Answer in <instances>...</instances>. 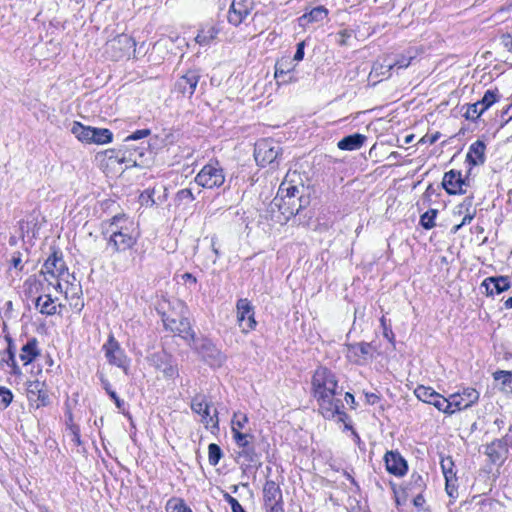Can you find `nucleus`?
<instances>
[{"label": "nucleus", "mask_w": 512, "mask_h": 512, "mask_svg": "<svg viewBox=\"0 0 512 512\" xmlns=\"http://www.w3.org/2000/svg\"><path fill=\"white\" fill-rule=\"evenodd\" d=\"M222 451L219 445L215 443H211L208 446V461L212 466H216L221 457H222Z\"/></svg>", "instance_id": "79ce46f5"}, {"label": "nucleus", "mask_w": 512, "mask_h": 512, "mask_svg": "<svg viewBox=\"0 0 512 512\" xmlns=\"http://www.w3.org/2000/svg\"><path fill=\"white\" fill-rule=\"evenodd\" d=\"M40 354L38 348V341L36 338H31L21 348L20 359L24 365L32 363Z\"/></svg>", "instance_id": "393cba45"}, {"label": "nucleus", "mask_w": 512, "mask_h": 512, "mask_svg": "<svg viewBox=\"0 0 512 512\" xmlns=\"http://www.w3.org/2000/svg\"><path fill=\"white\" fill-rule=\"evenodd\" d=\"M311 386L322 416L326 419L339 416L342 419V389L338 386L336 375L326 367H318L312 376Z\"/></svg>", "instance_id": "f257e3e1"}, {"label": "nucleus", "mask_w": 512, "mask_h": 512, "mask_svg": "<svg viewBox=\"0 0 512 512\" xmlns=\"http://www.w3.org/2000/svg\"><path fill=\"white\" fill-rule=\"evenodd\" d=\"M304 49H305V42L304 41H301L297 44V50H296V53L294 55V58L293 60L294 61H301L303 60L304 58Z\"/></svg>", "instance_id": "4d7b16f0"}, {"label": "nucleus", "mask_w": 512, "mask_h": 512, "mask_svg": "<svg viewBox=\"0 0 512 512\" xmlns=\"http://www.w3.org/2000/svg\"><path fill=\"white\" fill-rule=\"evenodd\" d=\"M252 10L250 0H233L228 11V22L234 26H239Z\"/></svg>", "instance_id": "4468645a"}, {"label": "nucleus", "mask_w": 512, "mask_h": 512, "mask_svg": "<svg viewBox=\"0 0 512 512\" xmlns=\"http://www.w3.org/2000/svg\"><path fill=\"white\" fill-rule=\"evenodd\" d=\"M220 32V28L215 24H206L203 25L196 37L195 42L199 44L200 46H207L210 45L218 36Z\"/></svg>", "instance_id": "5701e85b"}, {"label": "nucleus", "mask_w": 512, "mask_h": 512, "mask_svg": "<svg viewBox=\"0 0 512 512\" xmlns=\"http://www.w3.org/2000/svg\"><path fill=\"white\" fill-rule=\"evenodd\" d=\"M13 400V394L12 392L5 388L0 387V405L2 409H6Z\"/></svg>", "instance_id": "de8ad7c7"}, {"label": "nucleus", "mask_w": 512, "mask_h": 512, "mask_svg": "<svg viewBox=\"0 0 512 512\" xmlns=\"http://www.w3.org/2000/svg\"><path fill=\"white\" fill-rule=\"evenodd\" d=\"M177 198L180 201H186V202H191L195 199L191 189H188V188L178 191Z\"/></svg>", "instance_id": "3c124183"}, {"label": "nucleus", "mask_w": 512, "mask_h": 512, "mask_svg": "<svg viewBox=\"0 0 512 512\" xmlns=\"http://www.w3.org/2000/svg\"><path fill=\"white\" fill-rule=\"evenodd\" d=\"M486 146L483 141L477 140L470 145L466 160L471 165H481L485 162Z\"/></svg>", "instance_id": "b1692460"}, {"label": "nucleus", "mask_w": 512, "mask_h": 512, "mask_svg": "<svg viewBox=\"0 0 512 512\" xmlns=\"http://www.w3.org/2000/svg\"><path fill=\"white\" fill-rule=\"evenodd\" d=\"M237 321L243 333L247 334L254 330L257 322L255 320L254 307L247 298H241L236 303Z\"/></svg>", "instance_id": "9b49d317"}, {"label": "nucleus", "mask_w": 512, "mask_h": 512, "mask_svg": "<svg viewBox=\"0 0 512 512\" xmlns=\"http://www.w3.org/2000/svg\"><path fill=\"white\" fill-rule=\"evenodd\" d=\"M441 468L445 477V481H457L456 472L454 471V463L450 457L441 460Z\"/></svg>", "instance_id": "c9c22d12"}, {"label": "nucleus", "mask_w": 512, "mask_h": 512, "mask_svg": "<svg viewBox=\"0 0 512 512\" xmlns=\"http://www.w3.org/2000/svg\"><path fill=\"white\" fill-rule=\"evenodd\" d=\"M414 394L422 402L430 404L433 400H435V397L437 396L438 392H436L431 387L419 385L418 387H416Z\"/></svg>", "instance_id": "72a5a7b5"}, {"label": "nucleus", "mask_w": 512, "mask_h": 512, "mask_svg": "<svg viewBox=\"0 0 512 512\" xmlns=\"http://www.w3.org/2000/svg\"><path fill=\"white\" fill-rule=\"evenodd\" d=\"M195 182L206 189L220 187L225 182V174L218 163H209L202 167L195 177Z\"/></svg>", "instance_id": "423d86ee"}, {"label": "nucleus", "mask_w": 512, "mask_h": 512, "mask_svg": "<svg viewBox=\"0 0 512 512\" xmlns=\"http://www.w3.org/2000/svg\"><path fill=\"white\" fill-rule=\"evenodd\" d=\"M4 363L11 368V373L12 374H14V375H20L21 374V369L18 366V364L16 362V359H15L14 345H13V343H12V341L10 339L8 340V347H7V350H6V356H4L0 360V364L1 365H3Z\"/></svg>", "instance_id": "2f4dec72"}, {"label": "nucleus", "mask_w": 512, "mask_h": 512, "mask_svg": "<svg viewBox=\"0 0 512 512\" xmlns=\"http://www.w3.org/2000/svg\"><path fill=\"white\" fill-rule=\"evenodd\" d=\"M300 189L287 178L280 184L273 204L281 210L283 214L296 215L302 208V197L299 196Z\"/></svg>", "instance_id": "7ed1b4c3"}, {"label": "nucleus", "mask_w": 512, "mask_h": 512, "mask_svg": "<svg viewBox=\"0 0 512 512\" xmlns=\"http://www.w3.org/2000/svg\"><path fill=\"white\" fill-rule=\"evenodd\" d=\"M150 134V130L148 129H141L133 132L131 135H129L126 140H139L142 138L147 137Z\"/></svg>", "instance_id": "603ef678"}, {"label": "nucleus", "mask_w": 512, "mask_h": 512, "mask_svg": "<svg viewBox=\"0 0 512 512\" xmlns=\"http://www.w3.org/2000/svg\"><path fill=\"white\" fill-rule=\"evenodd\" d=\"M233 439H234L236 445L239 448H242V447H245V446H248L251 444L253 435H251L249 433L237 432V433H233Z\"/></svg>", "instance_id": "a18cd8bd"}, {"label": "nucleus", "mask_w": 512, "mask_h": 512, "mask_svg": "<svg viewBox=\"0 0 512 512\" xmlns=\"http://www.w3.org/2000/svg\"><path fill=\"white\" fill-rule=\"evenodd\" d=\"M74 282L69 283L66 281L65 288L62 287V292L64 293V296L66 300L69 301L70 306L75 309L77 312H81V310L84 307V303L81 300L80 296L82 294V288L80 283L75 282V278L73 277ZM57 291H60V289H56Z\"/></svg>", "instance_id": "dca6fc26"}, {"label": "nucleus", "mask_w": 512, "mask_h": 512, "mask_svg": "<svg viewBox=\"0 0 512 512\" xmlns=\"http://www.w3.org/2000/svg\"><path fill=\"white\" fill-rule=\"evenodd\" d=\"M248 423V416L242 412H235L231 420L232 433L241 432Z\"/></svg>", "instance_id": "4c0bfd02"}, {"label": "nucleus", "mask_w": 512, "mask_h": 512, "mask_svg": "<svg viewBox=\"0 0 512 512\" xmlns=\"http://www.w3.org/2000/svg\"><path fill=\"white\" fill-rule=\"evenodd\" d=\"M182 279H183L184 281H188V282H190V283H192V284H196V282H197L196 277H195V276H193L191 273H188V272H187V273H184V274L182 275Z\"/></svg>", "instance_id": "69168bd1"}, {"label": "nucleus", "mask_w": 512, "mask_h": 512, "mask_svg": "<svg viewBox=\"0 0 512 512\" xmlns=\"http://www.w3.org/2000/svg\"><path fill=\"white\" fill-rule=\"evenodd\" d=\"M484 112H485V110H483L481 108V106L479 105V103L477 101L473 104L467 105L466 111L464 113V117L467 120L476 121Z\"/></svg>", "instance_id": "ea45409f"}, {"label": "nucleus", "mask_w": 512, "mask_h": 512, "mask_svg": "<svg viewBox=\"0 0 512 512\" xmlns=\"http://www.w3.org/2000/svg\"><path fill=\"white\" fill-rule=\"evenodd\" d=\"M376 347L372 343L359 342L346 345V358L353 364L364 366L374 359Z\"/></svg>", "instance_id": "6e6552de"}, {"label": "nucleus", "mask_w": 512, "mask_h": 512, "mask_svg": "<svg viewBox=\"0 0 512 512\" xmlns=\"http://www.w3.org/2000/svg\"><path fill=\"white\" fill-rule=\"evenodd\" d=\"M495 380H501L502 384L512 390V372L510 371H496L494 374Z\"/></svg>", "instance_id": "49530a36"}, {"label": "nucleus", "mask_w": 512, "mask_h": 512, "mask_svg": "<svg viewBox=\"0 0 512 512\" xmlns=\"http://www.w3.org/2000/svg\"><path fill=\"white\" fill-rule=\"evenodd\" d=\"M456 214L464 215L461 221V225L471 223L476 216V209L473 207L472 198H466L464 201L456 207Z\"/></svg>", "instance_id": "c85d7f7f"}, {"label": "nucleus", "mask_w": 512, "mask_h": 512, "mask_svg": "<svg viewBox=\"0 0 512 512\" xmlns=\"http://www.w3.org/2000/svg\"><path fill=\"white\" fill-rule=\"evenodd\" d=\"M339 36H340L339 44L340 45H345L346 44V39L348 37H350V33L347 30H343V31L339 32Z\"/></svg>", "instance_id": "0e129e2a"}, {"label": "nucleus", "mask_w": 512, "mask_h": 512, "mask_svg": "<svg viewBox=\"0 0 512 512\" xmlns=\"http://www.w3.org/2000/svg\"><path fill=\"white\" fill-rule=\"evenodd\" d=\"M163 358H167L164 354H153L152 361L155 363L158 369H161L163 375L167 378H174L178 375V369L175 365L168 361H163Z\"/></svg>", "instance_id": "bb28decb"}, {"label": "nucleus", "mask_w": 512, "mask_h": 512, "mask_svg": "<svg viewBox=\"0 0 512 512\" xmlns=\"http://www.w3.org/2000/svg\"><path fill=\"white\" fill-rule=\"evenodd\" d=\"M280 153V145L272 139H261L255 144L254 158L262 167L276 162Z\"/></svg>", "instance_id": "0eeeda50"}, {"label": "nucleus", "mask_w": 512, "mask_h": 512, "mask_svg": "<svg viewBox=\"0 0 512 512\" xmlns=\"http://www.w3.org/2000/svg\"><path fill=\"white\" fill-rule=\"evenodd\" d=\"M102 349L105 353L106 359L110 364L123 369L126 374L128 373L129 360L124 350L121 348L120 344L113 335L109 336Z\"/></svg>", "instance_id": "1a4fd4ad"}, {"label": "nucleus", "mask_w": 512, "mask_h": 512, "mask_svg": "<svg viewBox=\"0 0 512 512\" xmlns=\"http://www.w3.org/2000/svg\"><path fill=\"white\" fill-rule=\"evenodd\" d=\"M216 244H217V238L216 237H212L211 238V248H212V251L214 252L216 257H219L220 253H219L218 248L216 247Z\"/></svg>", "instance_id": "338daca9"}, {"label": "nucleus", "mask_w": 512, "mask_h": 512, "mask_svg": "<svg viewBox=\"0 0 512 512\" xmlns=\"http://www.w3.org/2000/svg\"><path fill=\"white\" fill-rule=\"evenodd\" d=\"M499 99L497 90H487L481 100L478 101L483 110L489 109Z\"/></svg>", "instance_id": "58836bf2"}, {"label": "nucleus", "mask_w": 512, "mask_h": 512, "mask_svg": "<svg viewBox=\"0 0 512 512\" xmlns=\"http://www.w3.org/2000/svg\"><path fill=\"white\" fill-rule=\"evenodd\" d=\"M101 383H102V386L103 388L105 389V391L107 392V394L110 396V398L115 402V405L117 406L118 409H123V406H124V401L121 400L116 392L114 390L111 389V385L109 383L108 380L102 378L101 379Z\"/></svg>", "instance_id": "c03bdc74"}, {"label": "nucleus", "mask_w": 512, "mask_h": 512, "mask_svg": "<svg viewBox=\"0 0 512 512\" xmlns=\"http://www.w3.org/2000/svg\"><path fill=\"white\" fill-rule=\"evenodd\" d=\"M21 263H22L21 254H20L19 252H18V253H15V254L12 256V259H11V264H12V266H13L15 269H19V270H21V269H22Z\"/></svg>", "instance_id": "052dcab7"}, {"label": "nucleus", "mask_w": 512, "mask_h": 512, "mask_svg": "<svg viewBox=\"0 0 512 512\" xmlns=\"http://www.w3.org/2000/svg\"><path fill=\"white\" fill-rule=\"evenodd\" d=\"M467 185V182L459 171L450 170L444 174L442 186L450 195L466 193Z\"/></svg>", "instance_id": "ddd939ff"}, {"label": "nucleus", "mask_w": 512, "mask_h": 512, "mask_svg": "<svg viewBox=\"0 0 512 512\" xmlns=\"http://www.w3.org/2000/svg\"><path fill=\"white\" fill-rule=\"evenodd\" d=\"M328 16V10L324 6L313 8L309 13H305L299 18L301 26L308 23L323 22Z\"/></svg>", "instance_id": "cd10ccee"}, {"label": "nucleus", "mask_w": 512, "mask_h": 512, "mask_svg": "<svg viewBox=\"0 0 512 512\" xmlns=\"http://www.w3.org/2000/svg\"><path fill=\"white\" fill-rule=\"evenodd\" d=\"M413 58H414V56L409 55V56H401L395 62L385 60V65H380V68H387V72L391 71L395 67L398 69L407 68L410 65Z\"/></svg>", "instance_id": "e433bc0d"}, {"label": "nucleus", "mask_w": 512, "mask_h": 512, "mask_svg": "<svg viewBox=\"0 0 512 512\" xmlns=\"http://www.w3.org/2000/svg\"><path fill=\"white\" fill-rule=\"evenodd\" d=\"M366 140V136L356 133L342 138L338 143L337 147L340 150L353 151L360 149Z\"/></svg>", "instance_id": "a878e982"}, {"label": "nucleus", "mask_w": 512, "mask_h": 512, "mask_svg": "<svg viewBox=\"0 0 512 512\" xmlns=\"http://www.w3.org/2000/svg\"><path fill=\"white\" fill-rule=\"evenodd\" d=\"M163 322L167 330H170L171 332L177 334L183 339H189L193 337V333L188 319L183 317L179 319L166 317L163 319Z\"/></svg>", "instance_id": "a211bd4d"}, {"label": "nucleus", "mask_w": 512, "mask_h": 512, "mask_svg": "<svg viewBox=\"0 0 512 512\" xmlns=\"http://www.w3.org/2000/svg\"><path fill=\"white\" fill-rule=\"evenodd\" d=\"M102 234L107 241V248L113 252L131 249L139 236L134 222L126 215H116L104 223Z\"/></svg>", "instance_id": "f03ea898"}, {"label": "nucleus", "mask_w": 512, "mask_h": 512, "mask_svg": "<svg viewBox=\"0 0 512 512\" xmlns=\"http://www.w3.org/2000/svg\"><path fill=\"white\" fill-rule=\"evenodd\" d=\"M227 500L231 506L232 512H246L236 498L228 495Z\"/></svg>", "instance_id": "864d4df0"}, {"label": "nucleus", "mask_w": 512, "mask_h": 512, "mask_svg": "<svg viewBox=\"0 0 512 512\" xmlns=\"http://www.w3.org/2000/svg\"><path fill=\"white\" fill-rule=\"evenodd\" d=\"M456 482L457 481H451L450 483H448L446 481V491L449 496H453L454 492H456Z\"/></svg>", "instance_id": "e2e57ef3"}, {"label": "nucleus", "mask_w": 512, "mask_h": 512, "mask_svg": "<svg viewBox=\"0 0 512 512\" xmlns=\"http://www.w3.org/2000/svg\"><path fill=\"white\" fill-rule=\"evenodd\" d=\"M383 336L391 343L394 342V333L390 327L383 328Z\"/></svg>", "instance_id": "680f3d73"}, {"label": "nucleus", "mask_w": 512, "mask_h": 512, "mask_svg": "<svg viewBox=\"0 0 512 512\" xmlns=\"http://www.w3.org/2000/svg\"><path fill=\"white\" fill-rule=\"evenodd\" d=\"M167 507L168 509H171V512H183L187 508L184 502L178 499L170 500Z\"/></svg>", "instance_id": "8fccbe9b"}, {"label": "nucleus", "mask_w": 512, "mask_h": 512, "mask_svg": "<svg viewBox=\"0 0 512 512\" xmlns=\"http://www.w3.org/2000/svg\"><path fill=\"white\" fill-rule=\"evenodd\" d=\"M91 126H85L82 123L75 121L71 126V133L82 143L90 144L91 139Z\"/></svg>", "instance_id": "c756f323"}, {"label": "nucleus", "mask_w": 512, "mask_h": 512, "mask_svg": "<svg viewBox=\"0 0 512 512\" xmlns=\"http://www.w3.org/2000/svg\"><path fill=\"white\" fill-rule=\"evenodd\" d=\"M192 411L201 416V422L207 429H218L219 419L216 409L211 411V404L208 402L205 395L198 394L191 400L190 405Z\"/></svg>", "instance_id": "39448f33"}, {"label": "nucleus", "mask_w": 512, "mask_h": 512, "mask_svg": "<svg viewBox=\"0 0 512 512\" xmlns=\"http://www.w3.org/2000/svg\"><path fill=\"white\" fill-rule=\"evenodd\" d=\"M379 63H375L372 69V73H375L377 76L381 75L383 78H388L391 76V72H387V68H380ZM385 65V62L382 64Z\"/></svg>", "instance_id": "5fc2aeb1"}, {"label": "nucleus", "mask_w": 512, "mask_h": 512, "mask_svg": "<svg viewBox=\"0 0 512 512\" xmlns=\"http://www.w3.org/2000/svg\"><path fill=\"white\" fill-rule=\"evenodd\" d=\"M453 414L466 410L475 405L480 398V393L475 388L464 387L461 391L449 395Z\"/></svg>", "instance_id": "9d476101"}, {"label": "nucleus", "mask_w": 512, "mask_h": 512, "mask_svg": "<svg viewBox=\"0 0 512 512\" xmlns=\"http://www.w3.org/2000/svg\"><path fill=\"white\" fill-rule=\"evenodd\" d=\"M507 452V443L504 438L495 439L485 447V454L494 463L505 459Z\"/></svg>", "instance_id": "aec40b11"}, {"label": "nucleus", "mask_w": 512, "mask_h": 512, "mask_svg": "<svg viewBox=\"0 0 512 512\" xmlns=\"http://www.w3.org/2000/svg\"><path fill=\"white\" fill-rule=\"evenodd\" d=\"M42 387L43 384L38 380L29 381L27 384V393L30 399H32V396H36L41 390H43Z\"/></svg>", "instance_id": "09e8293b"}, {"label": "nucleus", "mask_w": 512, "mask_h": 512, "mask_svg": "<svg viewBox=\"0 0 512 512\" xmlns=\"http://www.w3.org/2000/svg\"><path fill=\"white\" fill-rule=\"evenodd\" d=\"M200 74L197 70H190L179 77L175 83V90L183 96L191 97L199 83Z\"/></svg>", "instance_id": "2eb2a0df"}, {"label": "nucleus", "mask_w": 512, "mask_h": 512, "mask_svg": "<svg viewBox=\"0 0 512 512\" xmlns=\"http://www.w3.org/2000/svg\"><path fill=\"white\" fill-rule=\"evenodd\" d=\"M240 449L241 450L238 452L239 458H244L248 463H256L258 461V456L251 444Z\"/></svg>", "instance_id": "37998d69"}, {"label": "nucleus", "mask_w": 512, "mask_h": 512, "mask_svg": "<svg viewBox=\"0 0 512 512\" xmlns=\"http://www.w3.org/2000/svg\"><path fill=\"white\" fill-rule=\"evenodd\" d=\"M295 65L292 64V60L289 58H282L278 60L275 64V78L279 79L281 77H284L285 75L290 74L292 71H294Z\"/></svg>", "instance_id": "473e14b6"}, {"label": "nucleus", "mask_w": 512, "mask_h": 512, "mask_svg": "<svg viewBox=\"0 0 512 512\" xmlns=\"http://www.w3.org/2000/svg\"><path fill=\"white\" fill-rule=\"evenodd\" d=\"M483 286L486 288L487 294H500L508 290L511 286L510 280L506 276L489 277L484 280Z\"/></svg>", "instance_id": "4be33fe9"}, {"label": "nucleus", "mask_w": 512, "mask_h": 512, "mask_svg": "<svg viewBox=\"0 0 512 512\" xmlns=\"http://www.w3.org/2000/svg\"><path fill=\"white\" fill-rule=\"evenodd\" d=\"M57 298H53L50 294L40 295L35 302L39 312L46 316L61 314L64 305L57 302Z\"/></svg>", "instance_id": "f3484780"}, {"label": "nucleus", "mask_w": 512, "mask_h": 512, "mask_svg": "<svg viewBox=\"0 0 512 512\" xmlns=\"http://www.w3.org/2000/svg\"><path fill=\"white\" fill-rule=\"evenodd\" d=\"M386 469L396 476H403L407 471V464L404 458L397 452L388 451L384 457Z\"/></svg>", "instance_id": "6ab92c4d"}, {"label": "nucleus", "mask_w": 512, "mask_h": 512, "mask_svg": "<svg viewBox=\"0 0 512 512\" xmlns=\"http://www.w3.org/2000/svg\"><path fill=\"white\" fill-rule=\"evenodd\" d=\"M501 44L512 53V36L510 34H506L501 37Z\"/></svg>", "instance_id": "13d9d810"}, {"label": "nucleus", "mask_w": 512, "mask_h": 512, "mask_svg": "<svg viewBox=\"0 0 512 512\" xmlns=\"http://www.w3.org/2000/svg\"><path fill=\"white\" fill-rule=\"evenodd\" d=\"M424 503V498L422 495H417L415 498H414V505L415 506H422V504Z\"/></svg>", "instance_id": "774afa93"}, {"label": "nucleus", "mask_w": 512, "mask_h": 512, "mask_svg": "<svg viewBox=\"0 0 512 512\" xmlns=\"http://www.w3.org/2000/svg\"><path fill=\"white\" fill-rule=\"evenodd\" d=\"M264 504L269 512H283L282 491L279 485L268 480L263 488Z\"/></svg>", "instance_id": "f8f14e48"}, {"label": "nucleus", "mask_w": 512, "mask_h": 512, "mask_svg": "<svg viewBox=\"0 0 512 512\" xmlns=\"http://www.w3.org/2000/svg\"><path fill=\"white\" fill-rule=\"evenodd\" d=\"M113 133L107 128H92L90 144L103 145L112 142Z\"/></svg>", "instance_id": "7c9ffc66"}, {"label": "nucleus", "mask_w": 512, "mask_h": 512, "mask_svg": "<svg viewBox=\"0 0 512 512\" xmlns=\"http://www.w3.org/2000/svg\"><path fill=\"white\" fill-rule=\"evenodd\" d=\"M37 407L46 406L49 404V396L46 391L41 390L37 395Z\"/></svg>", "instance_id": "6e6d98bb"}, {"label": "nucleus", "mask_w": 512, "mask_h": 512, "mask_svg": "<svg viewBox=\"0 0 512 512\" xmlns=\"http://www.w3.org/2000/svg\"><path fill=\"white\" fill-rule=\"evenodd\" d=\"M41 273L45 276L49 285H53L55 289H60L61 291L62 283L60 279H62L64 275L69 276L64 260L56 253H53L44 262Z\"/></svg>", "instance_id": "20e7f679"}, {"label": "nucleus", "mask_w": 512, "mask_h": 512, "mask_svg": "<svg viewBox=\"0 0 512 512\" xmlns=\"http://www.w3.org/2000/svg\"><path fill=\"white\" fill-rule=\"evenodd\" d=\"M103 155L110 161L114 160L116 162H121L122 159L118 157L116 151L114 149L106 150Z\"/></svg>", "instance_id": "bf43d9fd"}, {"label": "nucleus", "mask_w": 512, "mask_h": 512, "mask_svg": "<svg viewBox=\"0 0 512 512\" xmlns=\"http://www.w3.org/2000/svg\"><path fill=\"white\" fill-rule=\"evenodd\" d=\"M430 404L447 415H453V409L449 396L444 397L438 393L435 397V400H433Z\"/></svg>", "instance_id": "f704fd0d"}, {"label": "nucleus", "mask_w": 512, "mask_h": 512, "mask_svg": "<svg viewBox=\"0 0 512 512\" xmlns=\"http://www.w3.org/2000/svg\"><path fill=\"white\" fill-rule=\"evenodd\" d=\"M437 215V210L430 209L426 211L420 218V224L424 229H432L435 226V218Z\"/></svg>", "instance_id": "a19ab883"}, {"label": "nucleus", "mask_w": 512, "mask_h": 512, "mask_svg": "<svg viewBox=\"0 0 512 512\" xmlns=\"http://www.w3.org/2000/svg\"><path fill=\"white\" fill-rule=\"evenodd\" d=\"M135 45L134 39L127 34H120L108 42V47L118 50V54L115 55L116 57L127 54Z\"/></svg>", "instance_id": "412c9836"}]
</instances>
